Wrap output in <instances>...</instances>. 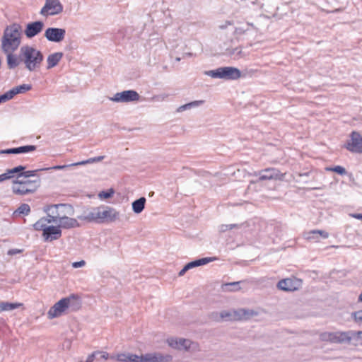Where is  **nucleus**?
Here are the masks:
<instances>
[{
    "mask_svg": "<svg viewBox=\"0 0 362 362\" xmlns=\"http://www.w3.org/2000/svg\"><path fill=\"white\" fill-rule=\"evenodd\" d=\"M22 26L16 23L6 26L1 39V48L6 54L8 66H12L17 63L16 54L13 53L18 49L21 43Z\"/></svg>",
    "mask_w": 362,
    "mask_h": 362,
    "instance_id": "1",
    "label": "nucleus"
},
{
    "mask_svg": "<svg viewBox=\"0 0 362 362\" xmlns=\"http://www.w3.org/2000/svg\"><path fill=\"white\" fill-rule=\"evenodd\" d=\"M44 56L40 50L30 45H23L21 47L18 55H16L17 63L12 66H8L10 69L16 68L21 63H23L25 67L30 71H34L40 67L43 62Z\"/></svg>",
    "mask_w": 362,
    "mask_h": 362,
    "instance_id": "2",
    "label": "nucleus"
},
{
    "mask_svg": "<svg viewBox=\"0 0 362 362\" xmlns=\"http://www.w3.org/2000/svg\"><path fill=\"white\" fill-rule=\"evenodd\" d=\"M80 298L74 294L67 298H64L52 306L48 313L49 319H54L61 316L66 308L72 307L74 309H78L81 307Z\"/></svg>",
    "mask_w": 362,
    "mask_h": 362,
    "instance_id": "3",
    "label": "nucleus"
},
{
    "mask_svg": "<svg viewBox=\"0 0 362 362\" xmlns=\"http://www.w3.org/2000/svg\"><path fill=\"white\" fill-rule=\"evenodd\" d=\"M40 185V177L35 180L17 178L13 180L12 192L15 194L24 196L35 192Z\"/></svg>",
    "mask_w": 362,
    "mask_h": 362,
    "instance_id": "4",
    "label": "nucleus"
},
{
    "mask_svg": "<svg viewBox=\"0 0 362 362\" xmlns=\"http://www.w3.org/2000/svg\"><path fill=\"white\" fill-rule=\"evenodd\" d=\"M45 211L48 217L51 218L53 223H57L58 221L64 218L66 216H73L74 209L73 206L68 204H59L48 206Z\"/></svg>",
    "mask_w": 362,
    "mask_h": 362,
    "instance_id": "5",
    "label": "nucleus"
},
{
    "mask_svg": "<svg viewBox=\"0 0 362 362\" xmlns=\"http://www.w3.org/2000/svg\"><path fill=\"white\" fill-rule=\"evenodd\" d=\"M204 74L213 78L224 80H237L241 76L240 71L233 66L219 67L216 69L205 71Z\"/></svg>",
    "mask_w": 362,
    "mask_h": 362,
    "instance_id": "6",
    "label": "nucleus"
},
{
    "mask_svg": "<svg viewBox=\"0 0 362 362\" xmlns=\"http://www.w3.org/2000/svg\"><path fill=\"white\" fill-rule=\"evenodd\" d=\"M129 362H171L173 356L158 352L148 353L141 356L129 354Z\"/></svg>",
    "mask_w": 362,
    "mask_h": 362,
    "instance_id": "7",
    "label": "nucleus"
},
{
    "mask_svg": "<svg viewBox=\"0 0 362 362\" xmlns=\"http://www.w3.org/2000/svg\"><path fill=\"white\" fill-rule=\"evenodd\" d=\"M255 176L258 177L257 181L283 180L284 174L281 173L278 169L274 168H267L258 172H255Z\"/></svg>",
    "mask_w": 362,
    "mask_h": 362,
    "instance_id": "8",
    "label": "nucleus"
},
{
    "mask_svg": "<svg viewBox=\"0 0 362 362\" xmlns=\"http://www.w3.org/2000/svg\"><path fill=\"white\" fill-rule=\"evenodd\" d=\"M63 11V6L59 0H45L40 13L43 16H55Z\"/></svg>",
    "mask_w": 362,
    "mask_h": 362,
    "instance_id": "9",
    "label": "nucleus"
},
{
    "mask_svg": "<svg viewBox=\"0 0 362 362\" xmlns=\"http://www.w3.org/2000/svg\"><path fill=\"white\" fill-rule=\"evenodd\" d=\"M344 147L351 153H362V136L361 134L353 131Z\"/></svg>",
    "mask_w": 362,
    "mask_h": 362,
    "instance_id": "10",
    "label": "nucleus"
},
{
    "mask_svg": "<svg viewBox=\"0 0 362 362\" xmlns=\"http://www.w3.org/2000/svg\"><path fill=\"white\" fill-rule=\"evenodd\" d=\"M139 93L133 90H124L115 93L112 97H109V100L115 103H131L139 100Z\"/></svg>",
    "mask_w": 362,
    "mask_h": 362,
    "instance_id": "11",
    "label": "nucleus"
},
{
    "mask_svg": "<svg viewBox=\"0 0 362 362\" xmlns=\"http://www.w3.org/2000/svg\"><path fill=\"white\" fill-rule=\"evenodd\" d=\"M301 286L302 281L295 277L281 279L276 285V287L279 290L284 291H295L298 290Z\"/></svg>",
    "mask_w": 362,
    "mask_h": 362,
    "instance_id": "12",
    "label": "nucleus"
},
{
    "mask_svg": "<svg viewBox=\"0 0 362 362\" xmlns=\"http://www.w3.org/2000/svg\"><path fill=\"white\" fill-rule=\"evenodd\" d=\"M250 311L246 309H239L232 312L223 310L219 313L220 320H241L247 319Z\"/></svg>",
    "mask_w": 362,
    "mask_h": 362,
    "instance_id": "13",
    "label": "nucleus"
},
{
    "mask_svg": "<svg viewBox=\"0 0 362 362\" xmlns=\"http://www.w3.org/2000/svg\"><path fill=\"white\" fill-rule=\"evenodd\" d=\"M44 35L49 42H60L65 37L66 30L59 28H48L46 29Z\"/></svg>",
    "mask_w": 362,
    "mask_h": 362,
    "instance_id": "14",
    "label": "nucleus"
},
{
    "mask_svg": "<svg viewBox=\"0 0 362 362\" xmlns=\"http://www.w3.org/2000/svg\"><path fill=\"white\" fill-rule=\"evenodd\" d=\"M167 343L171 348L177 350L188 351L194 343L186 339L170 337L167 339Z\"/></svg>",
    "mask_w": 362,
    "mask_h": 362,
    "instance_id": "15",
    "label": "nucleus"
},
{
    "mask_svg": "<svg viewBox=\"0 0 362 362\" xmlns=\"http://www.w3.org/2000/svg\"><path fill=\"white\" fill-rule=\"evenodd\" d=\"M44 25V23L40 21L28 23L24 30L25 36L28 38L34 37L42 31Z\"/></svg>",
    "mask_w": 362,
    "mask_h": 362,
    "instance_id": "16",
    "label": "nucleus"
},
{
    "mask_svg": "<svg viewBox=\"0 0 362 362\" xmlns=\"http://www.w3.org/2000/svg\"><path fill=\"white\" fill-rule=\"evenodd\" d=\"M62 230L59 229V227L49 226L42 234L44 241L45 242H52L56 240L59 239L62 237Z\"/></svg>",
    "mask_w": 362,
    "mask_h": 362,
    "instance_id": "17",
    "label": "nucleus"
},
{
    "mask_svg": "<svg viewBox=\"0 0 362 362\" xmlns=\"http://www.w3.org/2000/svg\"><path fill=\"white\" fill-rule=\"evenodd\" d=\"M362 338V331L337 332V343H349L352 339L358 340Z\"/></svg>",
    "mask_w": 362,
    "mask_h": 362,
    "instance_id": "18",
    "label": "nucleus"
},
{
    "mask_svg": "<svg viewBox=\"0 0 362 362\" xmlns=\"http://www.w3.org/2000/svg\"><path fill=\"white\" fill-rule=\"evenodd\" d=\"M102 210L103 207L93 208L86 215L78 216V218L88 222L102 223Z\"/></svg>",
    "mask_w": 362,
    "mask_h": 362,
    "instance_id": "19",
    "label": "nucleus"
},
{
    "mask_svg": "<svg viewBox=\"0 0 362 362\" xmlns=\"http://www.w3.org/2000/svg\"><path fill=\"white\" fill-rule=\"evenodd\" d=\"M35 149H36V146L34 145L23 146H19L17 148L0 150V155H1V154L26 153L28 152L34 151Z\"/></svg>",
    "mask_w": 362,
    "mask_h": 362,
    "instance_id": "20",
    "label": "nucleus"
},
{
    "mask_svg": "<svg viewBox=\"0 0 362 362\" xmlns=\"http://www.w3.org/2000/svg\"><path fill=\"white\" fill-rule=\"evenodd\" d=\"M102 215V223L113 222L118 218L119 214L115 209L106 206L103 207Z\"/></svg>",
    "mask_w": 362,
    "mask_h": 362,
    "instance_id": "21",
    "label": "nucleus"
},
{
    "mask_svg": "<svg viewBox=\"0 0 362 362\" xmlns=\"http://www.w3.org/2000/svg\"><path fill=\"white\" fill-rule=\"evenodd\" d=\"M306 240L314 242H319L320 237L326 239L329 237V233L322 230H312L304 234Z\"/></svg>",
    "mask_w": 362,
    "mask_h": 362,
    "instance_id": "22",
    "label": "nucleus"
},
{
    "mask_svg": "<svg viewBox=\"0 0 362 362\" xmlns=\"http://www.w3.org/2000/svg\"><path fill=\"white\" fill-rule=\"evenodd\" d=\"M69 216H66L64 218L58 221L57 223H59L58 226L59 229H61V228L70 229L80 226V224L76 218H70Z\"/></svg>",
    "mask_w": 362,
    "mask_h": 362,
    "instance_id": "23",
    "label": "nucleus"
},
{
    "mask_svg": "<svg viewBox=\"0 0 362 362\" xmlns=\"http://www.w3.org/2000/svg\"><path fill=\"white\" fill-rule=\"evenodd\" d=\"M64 54L58 52L50 54L47 58V69L56 66L63 58Z\"/></svg>",
    "mask_w": 362,
    "mask_h": 362,
    "instance_id": "24",
    "label": "nucleus"
},
{
    "mask_svg": "<svg viewBox=\"0 0 362 362\" xmlns=\"http://www.w3.org/2000/svg\"><path fill=\"white\" fill-rule=\"evenodd\" d=\"M226 54L235 60L245 57L247 55V53L243 51L241 47L227 49Z\"/></svg>",
    "mask_w": 362,
    "mask_h": 362,
    "instance_id": "25",
    "label": "nucleus"
},
{
    "mask_svg": "<svg viewBox=\"0 0 362 362\" xmlns=\"http://www.w3.org/2000/svg\"><path fill=\"white\" fill-rule=\"evenodd\" d=\"M53 223L52 220L49 217H42L40 219H39L36 223L33 224V228L35 230L38 231H42L44 232V230L49 227V223Z\"/></svg>",
    "mask_w": 362,
    "mask_h": 362,
    "instance_id": "26",
    "label": "nucleus"
},
{
    "mask_svg": "<svg viewBox=\"0 0 362 362\" xmlns=\"http://www.w3.org/2000/svg\"><path fill=\"white\" fill-rule=\"evenodd\" d=\"M216 257H204V258H201V259H197V260H194V261H192V262H190L189 263H187L185 266H186V269L187 268L188 270L192 269V268H194L196 267H199V266H202V265H204V264H206L209 262H211L214 260H216Z\"/></svg>",
    "mask_w": 362,
    "mask_h": 362,
    "instance_id": "27",
    "label": "nucleus"
},
{
    "mask_svg": "<svg viewBox=\"0 0 362 362\" xmlns=\"http://www.w3.org/2000/svg\"><path fill=\"white\" fill-rule=\"evenodd\" d=\"M146 202V199L144 197L134 201L132 204L133 211L137 214L141 213L145 208Z\"/></svg>",
    "mask_w": 362,
    "mask_h": 362,
    "instance_id": "28",
    "label": "nucleus"
},
{
    "mask_svg": "<svg viewBox=\"0 0 362 362\" xmlns=\"http://www.w3.org/2000/svg\"><path fill=\"white\" fill-rule=\"evenodd\" d=\"M23 306L21 303H9L6 301L0 302V313L4 311H9Z\"/></svg>",
    "mask_w": 362,
    "mask_h": 362,
    "instance_id": "29",
    "label": "nucleus"
},
{
    "mask_svg": "<svg viewBox=\"0 0 362 362\" xmlns=\"http://www.w3.org/2000/svg\"><path fill=\"white\" fill-rule=\"evenodd\" d=\"M204 103H205V101L204 100H194V101H192V102H190V103H188L187 104L180 106L177 109V112H180L185 111L187 110L194 108V107L202 105L203 104H204Z\"/></svg>",
    "mask_w": 362,
    "mask_h": 362,
    "instance_id": "30",
    "label": "nucleus"
},
{
    "mask_svg": "<svg viewBox=\"0 0 362 362\" xmlns=\"http://www.w3.org/2000/svg\"><path fill=\"white\" fill-rule=\"evenodd\" d=\"M40 171H45L44 168H39V169H36V170H26V171L24 170H23V173L17 175V178L23 177L24 179H29V177H39V176L37 175V173L40 172Z\"/></svg>",
    "mask_w": 362,
    "mask_h": 362,
    "instance_id": "31",
    "label": "nucleus"
},
{
    "mask_svg": "<svg viewBox=\"0 0 362 362\" xmlns=\"http://www.w3.org/2000/svg\"><path fill=\"white\" fill-rule=\"evenodd\" d=\"M321 338L324 341H330L332 343H337V332H325L321 334Z\"/></svg>",
    "mask_w": 362,
    "mask_h": 362,
    "instance_id": "32",
    "label": "nucleus"
},
{
    "mask_svg": "<svg viewBox=\"0 0 362 362\" xmlns=\"http://www.w3.org/2000/svg\"><path fill=\"white\" fill-rule=\"evenodd\" d=\"M104 158H105L104 156H97V157L90 158L85 160H82V161L77 162V163H72V165H77V166H78V165H84L86 164H91L93 163L100 162V161L103 160L104 159Z\"/></svg>",
    "mask_w": 362,
    "mask_h": 362,
    "instance_id": "33",
    "label": "nucleus"
},
{
    "mask_svg": "<svg viewBox=\"0 0 362 362\" xmlns=\"http://www.w3.org/2000/svg\"><path fill=\"white\" fill-rule=\"evenodd\" d=\"M26 167L24 165H18L12 169H8L7 172L9 173V176L11 178L16 177L17 175L23 173V170H25Z\"/></svg>",
    "mask_w": 362,
    "mask_h": 362,
    "instance_id": "34",
    "label": "nucleus"
},
{
    "mask_svg": "<svg viewBox=\"0 0 362 362\" xmlns=\"http://www.w3.org/2000/svg\"><path fill=\"white\" fill-rule=\"evenodd\" d=\"M241 281H235L231 283L225 284L223 285V288L225 291H237L240 289L239 284Z\"/></svg>",
    "mask_w": 362,
    "mask_h": 362,
    "instance_id": "35",
    "label": "nucleus"
},
{
    "mask_svg": "<svg viewBox=\"0 0 362 362\" xmlns=\"http://www.w3.org/2000/svg\"><path fill=\"white\" fill-rule=\"evenodd\" d=\"M30 212V207L28 204H22L16 211L15 214L28 215Z\"/></svg>",
    "mask_w": 362,
    "mask_h": 362,
    "instance_id": "36",
    "label": "nucleus"
},
{
    "mask_svg": "<svg viewBox=\"0 0 362 362\" xmlns=\"http://www.w3.org/2000/svg\"><path fill=\"white\" fill-rule=\"evenodd\" d=\"M32 86L30 84H22L15 87V90H16L17 93H24L30 90H31Z\"/></svg>",
    "mask_w": 362,
    "mask_h": 362,
    "instance_id": "37",
    "label": "nucleus"
},
{
    "mask_svg": "<svg viewBox=\"0 0 362 362\" xmlns=\"http://www.w3.org/2000/svg\"><path fill=\"white\" fill-rule=\"evenodd\" d=\"M327 170L335 172L341 175H345L346 173V171L345 168L340 165L334 166V168H327Z\"/></svg>",
    "mask_w": 362,
    "mask_h": 362,
    "instance_id": "38",
    "label": "nucleus"
},
{
    "mask_svg": "<svg viewBox=\"0 0 362 362\" xmlns=\"http://www.w3.org/2000/svg\"><path fill=\"white\" fill-rule=\"evenodd\" d=\"M112 358H115L117 361L120 362H129V354H117L115 357L112 356Z\"/></svg>",
    "mask_w": 362,
    "mask_h": 362,
    "instance_id": "39",
    "label": "nucleus"
},
{
    "mask_svg": "<svg viewBox=\"0 0 362 362\" xmlns=\"http://www.w3.org/2000/svg\"><path fill=\"white\" fill-rule=\"evenodd\" d=\"M72 166H77V165H72V163H71L69 165H54L52 167L44 168V170L45 171H49L50 170H63Z\"/></svg>",
    "mask_w": 362,
    "mask_h": 362,
    "instance_id": "40",
    "label": "nucleus"
},
{
    "mask_svg": "<svg viewBox=\"0 0 362 362\" xmlns=\"http://www.w3.org/2000/svg\"><path fill=\"white\" fill-rule=\"evenodd\" d=\"M115 191L112 189H110L107 191H102L99 193V197L103 199H108L112 197Z\"/></svg>",
    "mask_w": 362,
    "mask_h": 362,
    "instance_id": "41",
    "label": "nucleus"
},
{
    "mask_svg": "<svg viewBox=\"0 0 362 362\" xmlns=\"http://www.w3.org/2000/svg\"><path fill=\"white\" fill-rule=\"evenodd\" d=\"M353 316L356 322L362 324V310L354 313Z\"/></svg>",
    "mask_w": 362,
    "mask_h": 362,
    "instance_id": "42",
    "label": "nucleus"
},
{
    "mask_svg": "<svg viewBox=\"0 0 362 362\" xmlns=\"http://www.w3.org/2000/svg\"><path fill=\"white\" fill-rule=\"evenodd\" d=\"M8 100L12 99L17 93L16 90H15V87L11 89L10 90L5 93Z\"/></svg>",
    "mask_w": 362,
    "mask_h": 362,
    "instance_id": "43",
    "label": "nucleus"
},
{
    "mask_svg": "<svg viewBox=\"0 0 362 362\" xmlns=\"http://www.w3.org/2000/svg\"><path fill=\"white\" fill-rule=\"evenodd\" d=\"M247 30H248V28L238 27L235 28L234 33L237 35L244 34Z\"/></svg>",
    "mask_w": 362,
    "mask_h": 362,
    "instance_id": "44",
    "label": "nucleus"
},
{
    "mask_svg": "<svg viewBox=\"0 0 362 362\" xmlns=\"http://www.w3.org/2000/svg\"><path fill=\"white\" fill-rule=\"evenodd\" d=\"M86 265V262L84 260H81L78 262H74L72 263V267L74 268H79L83 267Z\"/></svg>",
    "mask_w": 362,
    "mask_h": 362,
    "instance_id": "45",
    "label": "nucleus"
},
{
    "mask_svg": "<svg viewBox=\"0 0 362 362\" xmlns=\"http://www.w3.org/2000/svg\"><path fill=\"white\" fill-rule=\"evenodd\" d=\"M23 252V250H20V249H16V248H14V249H11L8 251L7 254L8 255H17V254H20Z\"/></svg>",
    "mask_w": 362,
    "mask_h": 362,
    "instance_id": "46",
    "label": "nucleus"
},
{
    "mask_svg": "<svg viewBox=\"0 0 362 362\" xmlns=\"http://www.w3.org/2000/svg\"><path fill=\"white\" fill-rule=\"evenodd\" d=\"M99 354V351H94L90 354L85 362H93L95 358V356Z\"/></svg>",
    "mask_w": 362,
    "mask_h": 362,
    "instance_id": "47",
    "label": "nucleus"
},
{
    "mask_svg": "<svg viewBox=\"0 0 362 362\" xmlns=\"http://www.w3.org/2000/svg\"><path fill=\"white\" fill-rule=\"evenodd\" d=\"M8 179H11V177L7 171L6 173L0 175V182Z\"/></svg>",
    "mask_w": 362,
    "mask_h": 362,
    "instance_id": "48",
    "label": "nucleus"
},
{
    "mask_svg": "<svg viewBox=\"0 0 362 362\" xmlns=\"http://www.w3.org/2000/svg\"><path fill=\"white\" fill-rule=\"evenodd\" d=\"M233 23L230 21H226L223 24L219 25V28L226 29L228 25H232Z\"/></svg>",
    "mask_w": 362,
    "mask_h": 362,
    "instance_id": "49",
    "label": "nucleus"
},
{
    "mask_svg": "<svg viewBox=\"0 0 362 362\" xmlns=\"http://www.w3.org/2000/svg\"><path fill=\"white\" fill-rule=\"evenodd\" d=\"M230 226L228 224H223V225H221V227H220V230L221 232H226L227 230H230Z\"/></svg>",
    "mask_w": 362,
    "mask_h": 362,
    "instance_id": "50",
    "label": "nucleus"
},
{
    "mask_svg": "<svg viewBox=\"0 0 362 362\" xmlns=\"http://www.w3.org/2000/svg\"><path fill=\"white\" fill-rule=\"evenodd\" d=\"M8 98L5 93L0 95V103L8 101Z\"/></svg>",
    "mask_w": 362,
    "mask_h": 362,
    "instance_id": "51",
    "label": "nucleus"
},
{
    "mask_svg": "<svg viewBox=\"0 0 362 362\" xmlns=\"http://www.w3.org/2000/svg\"><path fill=\"white\" fill-rule=\"evenodd\" d=\"M99 354H101V358L103 359H105V360H107L109 358V354L107 353V352H100L99 351Z\"/></svg>",
    "mask_w": 362,
    "mask_h": 362,
    "instance_id": "52",
    "label": "nucleus"
},
{
    "mask_svg": "<svg viewBox=\"0 0 362 362\" xmlns=\"http://www.w3.org/2000/svg\"><path fill=\"white\" fill-rule=\"evenodd\" d=\"M187 271H188V269H187V268L186 269V266H185V267H183V268L180 271V272H179L178 275H179L180 276H183V275L185 274V272H186Z\"/></svg>",
    "mask_w": 362,
    "mask_h": 362,
    "instance_id": "53",
    "label": "nucleus"
},
{
    "mask_svg": "<svg viewBox=\"0 0 362 362\" xmlns=\"http://www.w3.org/2000/svg\"><path fill=\"white\" fill-rule=\"evenodd\" d=\"M353 217L358 220H362V214H355L353 215Z\"/></svg>",
    "mask_w": 362,
    "mask_h": 362,
    "instance_id": "54",
    "label": "nucleus"
},
{
    "mask_svg": "<svg viewBox=\"0 0 362 362\" xmlns=\"http://www.w3.org/2000/svg\"><path fill=\"white\" fill-rule=\"evenodd\" d=\"M228 225H229V226L230 227V230H232V229H233V228H238V225H236V224H228Z\"/></svg>",
    "mask_w": 362,
    "mask_h": 362,
    "instance_id": "55",
    "label": "nucleus"
},
{
    "mask_svg": "<svg viewBox=\"0 0 362 362\" xmlns=\"http://www.w3.org/2000/svg\"><path fill=\"white\" fill-rule=\"evenodd\" d=\"M218 315V314L217 313H214V314H213V316H214V319H215L216 320H218H218H219V319H218V317H217V315Z\"/></svg>",
    "mask_w": 362,
    "mask_h": 362,
    "instance_id": "56",
    "label": "nucleus"
},
{
    "mask_svg": "<svg viewBox=\"0 0 362 362\" xmlns=\"http://www.w3.org/2000/svg\"><path fill=\"white\" fill-rule=\"evenodd\" d=\"M358 301L362 302V293L358 296Z\"/></svg>",
    "mask_w": 362,
    "mask_h": 362,
    "instance_id": "57",
    "label": "nucleus"
},
{
    "mask_svg": "<svg viewBox=\"0 0 362 362\" xmlns=\"http://www.w3.org/2000/svg\"><path fill=\"white\" fill-rule=\"evenodd\" d=\"M247 26L249 27V26H251V27H254V25L252 23H247Z\"/></svg>",
    "mask_w": 362,
    "mask_h": 362,
    "instance_id": "58",
    "label": "nucleus"
}]
</instances>
